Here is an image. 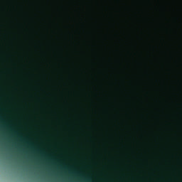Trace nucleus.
<instances>
[{
    "mask_svg": "<svg viewBox=\"0 0 182 182\" xmlns=\"http://www.w3.org/2000/svg\"><path fill=\"white\" fill-rule=\"evenodd\" d=\"M87 179L88 181H92V178L90 176H87Z\"/></svg>",
    "mask_w": 182,
    "mask_h": 182,
    "instance_id": "1",
    "label": "nucleus"
}]
</instances>
